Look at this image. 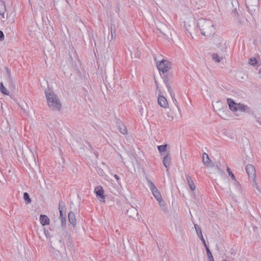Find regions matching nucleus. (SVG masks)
<instances>
[{
    "label": "nucleus",
    "instance_id": "f257e3e1",
    "mask_svg": "<svg viewBox=\"0 0 261 261\" xmlns=\"http://www.w3.org/2000/svg\"><path fill=\"white\" fill-rule=\"evenodd\" d=\"M197 25L201 34L205 37H211L215 33V28L214 23L210 19H199L197 20Z\"/></svg>",
    "mask_w": 261,
    "mask_h": 261
},
{
    "label": "nucleus",
    "instance_id": "f03ea898",
    "mask_svg": "<svg viewBox=\"0 0 261 261\" xmlns=\"http://www.w3.org/2000/svg\"><path fill=\"white\" fill-rule=\"evenodd\" d=\"M227 101L230 110L236 116H240L241 113H250V109L247 105L237 102L233 99H227Z\"/></svg>",
    "mask_w": 261,
    "mask_h": 261
},
{
    "label": "nucleus",
    "instance_id": "7ed1b4c3",
    "mask_svg": "<svg viewBox=\"0 0 261 261\" xmlns=\"http://www.w3.org/2000/svg\"><path fill=\"white\" fill-rule=\"evenodd\" d=\"M156 66L159 71L164 73L170 70L172 67V64L168 60L163 59L156 62Z\"/></svg>",
    "mask_w": 261,
    "mask_h": 261
},
{
    "label": "nucleus",
    "instance_id": "20e7f679",
    "mask_svg": "<svg viewBox=\"0 0 261 261\" xmlns=\"http://www.w3.org/2000/svg\"><path fill=\"white\" fill-rule=\"evenodd\" d=\"M148 186L150 189L153 195L161 205L163 202L161 195L154 184L149 179H147Z\"/></svg>",
    "mask_w": 261,
    "mask_h": 261
},
{
    "label": "nucleus",
    "instance_id": "39448f33",
    "mask_svg": "<svg viewBox=\"0 0 261 261\" xmlns=\"http://www.w3.org/2000/svg\"><path fill=\"white\" fill-rule=\"evenodd\" d=\"M47 103L53 111H59L62 107V103L60 99H47Z\"/></svg>",
    "mask_w": 261,
    "mask_h": 261
},
{
    "label": "nucleus",
    "instance_id": "423d86ee",
    "mask_svg": "<svg viewBox=\"0 0 261 261\" xmlns=\"http://www.w3.org/2000/svg\"><path fill=\"white\" fill-rule=\"evenodd\" d=\"M166 86L167 88V91L165 92V94L161 92H160L158 98H165V97H171V98L174 97L175 95L173 93L172 90L170 88L169 84L166 82Z\"/></svg>",
    "mask_w": 261,
    "mask_h": 261
},
{
    "label": "nucleus",
    "instance_id": "0eeeda50",
    "mask_svg": "<svg viewBox=\"0 0 261 261\" xmlns=\"http://www.w3.org/2000/svg\"><path fill=\"white\" fill-rule=\"evenodd\" d=\"M246 172L248 176L252 178H254L255 176V170L254 167L252 165H248L246 167Z\"/></svg>",
    "mask_w": 261,
    "mask_h": 261
},
{
    "label": "nucleus",
    "instance_id": "6e6552de",
    "mask_svg": "<svg viewBox=\"0 0 261 261\" xmlns=\"http://www.w3.org/2000/svg\"><path fill=\"white\" fill-rule=\"evenodd\" d=\"M94 192L96 194V197L98 198H101L102 199L105 198L104 196V190L103 188L101 186H98L95 187L94 189Z\"/></svg>",
    "mask_w": 261,
    "mask_h": 261
},
{
    "label": "nucleus",
    "instance_id": "1a4fd4ad",
    "mask_svg": "<svg viewBox=\"0 0 261 261\" xmlns=\"http://www.w3.org/2000/svg\"><path fill=\"white\" fill-rule=\"evenodd\" d=\"M65 203L63 202H60L59 205V210L60 212V218H66V214L65 212Z\"/></svg>",
    "mask_w": 261,
    "mask_h": 261
},
{
    "label": "nucleus",
    "instance_id": "9d476101",
    "mask_svg": "<svg viewBox=\"0 0 261 261\" xmlns=\"http://www.w3.org/2000/svg\"><path fill=\"white\" fill-rule=\"evenodd\" d=\"M171 158L169 153H167L163 159V163L166 168H168L171 164Z\"/></svg>",
    "mask_w": 261,
    "mask_h": 261
},
{
    "label": "nucleus",
    "instance_id": "9b49d317",
    "mask_svg": "<svg viewBox=\"0 0 261 261\" xmlns=\"http://www.w3.org/2000/svg\"><path fill=\"white\" fill-rule=\"evenodd\" d=\"M117 127L120 132L122 134L125 135L127 133V130L126 126L121 121L117 122Z\"/></svg>",
    "mask_w": 261,
    "mask_h": 261
},
{
    "label": "nucleus",
    "instance_id": "f8f14e48",
    "mask_svg": "<svg viewBox=\"0 0 261 261\" xmlns=\"http://www.w3.org/2000/svg\"><path fill=\"white\" fill-rule=\"evenodd\" d=\"M218 110L217 114L219 117L224 120L228 119L229 116L227 114V112L225 111L223 109H220L219 108H218Z\"/></svg>",
    "mask_w": 261,
    "mask_h": 261
},
{
    "label": "nucleus",
    "instance_id": "ddd939ff",
    "mask_svg": "<svg viewBox=\"0 0 261 261\" xmlns=\"http://www.w3.org/2000/svg\"><path fill=\"white\" fill-rule=\"evenodd\" d=\"M40 223L45 226L49 224V219L46 215H41L40 217Z\"/></svg>",
    "mask_w": 261,
    "mask_h": 261
},
{
    "label": "nucleus",
    "instance_id": "4468645a",
    "mask_svg": "<svg viewBox=\"0 0 261 261\" xmlns=\"http://www.w3.org/2000/svg\"><path fill=\"white\" fill-rule=\"evenodd\" d=\"M186 176L189 188L192 191H194L195 189V186L193 182V180L188 174L186 175Z\"/></svg>",
    "mask_w": 261,
    "mask_h": 261
},
{
    "label": "nucleus",
    "instance_id": "2eb2a0df",
    "mask_svg": "<svg viewBox=\"0 0 261 261\" xmlns=\"http://www.w3.org/2000/svg\"><path fill=\"white\" fill-rule=\"evenodd\" d=\"M215 44L219 48H222L225 45L226 42L223 39L218 38L215 41Z\"/></svg>",
    "mask_w": 261,
    "mask_h": 261
},
{
    "label": "nucleus",
    "instance_id": "dca6fc26",
    "mask_svg": "<svg viewBox=\"0 0 261 261\" xmlns=\"http://www.w3.org/2000/svg\"><path fill=\"white\" fill-rule=\"evenodd\" d=\"M202 162L204 165L207 167H209L211 165L210 160L209 159L208 155L206 153H203L202 155Z\"/></svg>",
    "mask_w": 261,
    "mask_h": 261
},
{
    "label": "nucleus",
    "instance_id": "f3484780",
    "mask_svg": "<svg viewBox=\"0 0 261 261\" xmlns=\"http://www.w3.org/2000/svg\"><path fill=\"white\" fill-rule=\"evenodd\" d=\"M68 219L70 223L75 226L76 224V219L74 213L72 212H70L68 214Z\"/></svg>",
    "mask_w": 261,
    "mask_h": 261
},
{
    "label": "nucleus",
    "instance_id": "a211bd4d",
    "mask_svg": "<svg viewBox=\"0 0 261 261\" xmlns=\"http://www.w3.org/2000/svg\"><path fill=\"white\" fill-rule=\"evenodd\" d=\"M159 105L163 108H166L168 107V101L167 99H158Z\"/></svg>",
    "mask_w": 261,
    "mask_h": 261
},
{
    "label": "nucleus",
    "instance_id": "6ab92c4d",
    "mask_svg": "<svg viewBox=\"0 0 261 261\" xmlns=\"http://www.w3.org/2000/svg\"><path fill=\"white\" fill-rule=\"evenodd\" d=\"M213 107L215 111L218 112V108H220V109H222L223 108V105L220 100H217L215 103L213 102Z\"/></svg>",
    "mask_w": 261,
    "mask_h": 261
},
{
    "label": "nucleus",
    "instance_id": "aec40b11",
    "mask_svg": "<svg viewBox=\"0 0 261 261\" xmlns=\"http://www.w3.org/2000/svg\"><path fill=\"white\" fill-rule=\"evenodd\" d=\"M213 60L216 63H220L223 59L222 57L220 56L217 54H213L211 55Z\"/></svg>",
    "mask_w": 261,
    "mask_h": 261
},
{
    "label": "nucleus",
    "instance_id": "412c9836",
    "mask_svg": "<svg viewBox=\"0 0 261 261\" xmlns=\"http://www.w3.org/2000/svg\"><path fill=\"white\" fill-rule=\"evenodd\" d=\"M6 10V6L4 3L2 1H0V15H2L3 18H5Z\"/></svg>",
    "mask_w": 261,
    "mask_h": 261
},
{
    "label": "nucleus",
    "instance_id": "4be33fe9",
    "mask_svg": "<svg viewBox=\"0 0 261 261\" xmlns=\"http://www.w3.org/2000/svg\"><path fill=\"white\" fill-rule=\"evenodd\" d=\"M194 227L195 228L197 234L200 239H202V238H203L200 227L196 224H194Z\"/></svg>",
    "mask_w": 261,
    "mask_h": 261
},
{
    "label": "nucleus",
    "instance_id": "5701e85b",
    "mask_svg": "<svg viewBox=\"0 0 261 261\" xmlns=\"http://www.w3.org/2000/svg\"><path fill=\"white\" fill-rule=\"evenodd\" d=\"M46 97V98H53L54 96H56L54 92L52 91L50 89H48L45 92Z\"/></svg>",
    "mask_w": 261,
    "mask_h": 261
},
{
    "label": "nucleus",
    "instance_id": "b1692460",
    "mask_svg": "<svg viewBox=\"0 0 261 261\" xmlns=\"http://www.w3.org/2000/svg\"><path fill=\"white\" fill-rule=\"evenodd\" d=\"M167 147V145H159L158 146V149L160 153L166 151Z\"/></svg>",
    "mask_w": 261,
    "mask_h": 261
},
{
    "label": "nucleus",
    "instance_id": "393cba45",
    "mask_svg": "<svg viewBox=\"0 0 261 261\" xmlns=\"http://www.w3.org/2000/svg\"><path fill=\"white\" fill-rule=\"evenodd\" d=\"M234 180L233 185L236 187V189L238 191H239V192L241 191V186L240 184L239 183V181H238L236 180V179L235 180Z\"/></svg>",
    "mask_w": 261,
    "mask_h": 261
},
{
    "label": "nucleus",
    "instance_id": "a878e982",
    "mask_svg": "<svg viewBox=\"0 0 261 261\" xmlns=\"http://www.w3.org/2000/svg\"><path fill=\"white\" fill-rule=\"evenodd\" d=\"M1 91L4 94L8 95V92L7 89L4 86L2 83H1L0 85Z\"/></svg>",
    "mask_w": 261,
    "mask_h": 261
},
{
    "label": "nucleus",
    "instance_id": "bb28decb",
    "mask_svg": "<svg viewBox=\"0 0 261 261\" xmlns=\"http://www.w3.org/2000/svg\"><path fill=\"white\" fill-rule=\"evenodd\" d=\"M249 64L253 66L256 65L257 61L255 58H251L249 59Z\"/></svg>",
    "mask_w": 261,
    "mask_h": 261
},
{
    "label": "nucleus",
    "instance_id": "cd10ccee",
    "mask_svg": "<svg viewBox=\"0 0 261 261\" xmlns=\"http://www.w3.org/2000/svg\"><path fill=\"white\" fill-rule=\"evenodd\" d=\"M23 198L25 201L27 202V203H30L31 201V200L30 198L29 195L27 192H25L23 194Z\"/></svg>",
    "mask_w": 261,
    "mask_h": 261
},
{
    "label": "nucleus",
    "instance_id": "c85d7f7f",
    "mask_svg": "<svg viewBox=\"0 0 261 261\" xmlns=\"http://www.w3.org/2000/svg\"><path fill=\"white\" fill-rule=\"evenodd\" d=\"M227 171L228 172L229 175L231 176V178L233 180H235L236 179L235 176L234 175L233 173L230 171V170L229 168H227Z\"/></svg>",
    "mask_w": 261,
    "mask_h": 261
},
{
    "label": "nucleus",
    "instance_id": "c756f323",
    "mask_svg": "<svg viewBox=\"0 0 261 261\" xmlns=\"http://www.w3.org/2000/svg\"><path fill=\"white\" fill-rule=\"evenodd\" d=\"M184 26L186 29L188 31V28L191 27V22L190 20L184 22Z\"/></svg>",
    "mask_w": 261,
    "mask_h": 261
},
{
    "label": "nucleus",
    "instance_id": "7c9ffc66",
    "mask_svg": "<svg viewBox=\"0 0 261 261\" xmlns=\"http://www.w3.org/2000/svg\"><path fill=\"white\" fill-rule=\"evenodd\" d=\"M206 251L207 258H211V257H213L212 253L211 252V251L208 247H206Z\"/></svg>",
    "mask_w": 261,
    "mask_h": 261
},
{
    "label": "nucleus",
    "instance_id": "2f4dec72",
    "mask_svg": "<svg viewBox=\"0 0 261 261\" xmlns=\"http://www.w3.org/2000/svg\"><path fill=\"white\" fill-rule=\"evenodd\" d=\"M254 4H256V2H257V0H254ZM246 3L249 6H252L254 5L252 2V0H246Z\"/></svg>",
    "mask_w": 261,
    "mask_h": 261
},
{
    "label": "nucleus",
    "instance_id": "473e14b6",
    "mask_svg": "<svg viewBox=\"0 0 261 261\" xmlns=\"http://www.w3.org/2000/svg\"><path fill=\"white\" fill-rule=\"evenodd\" d=\"M61 220L62 222V225L63 227H64L66 225V218H61Z\"/></svg>",
    "mask_w": 261,
    "mask_h": 261
},
{
    "label": "nucleus",
    "instance_id": "72a5a7b5",
    "mask_svg": "<svg viewBox=\"0 0 261 261\" xmlns=\"http://www.w3.org/2000/svg\"><path fill=\"white\" fill-rule=\"evenodd\" d=\"M4 38V33L2 31H0V40H3Z\"/></svg>",
    "mask_w": 261,
    "mask_h": 261
},
{
    "label": "nucleus",
    "instance_id": "f704fd0d",
    "mask_svg": "<svg viewBox=\"0 0 261 261\" xmlns=\"http://www.w3.org/2000/svg\"><path fill=\"white\" fill-rule=\"evenodd\" d=\"M201 240L202 241V243H203L204 246L205 247V248H206V247H207L206 244V243H205V240L204 238H202V239H201Z\"/></svg>",
    "mask_w": 261,
    "mask_h": 261
},
{
    "label": "nucleus",
    "instance_id": "c9c22d12",
    "mask_svg": "<svg viewBox=\"0 0 261 261\" xmlns=\"http://www.w3.org/2000/svg\"><path fill=\"white\" fill-rule=\"evenodd\" d=\"M114 176L115 178V179L117 180V181H119L120 178L117 174H115L114 175Z\"/></svg>",
    "mask_w": 261,
    "mask_h": 261
},
{
    "label": "nucleus",
    "instance_id": "e433bc0d",
    "mask_svg": "<svg viewBox=\"0 0 261 261\" xmlns=\"http://www.w3.org/2000/svg\"><path fill=\"white\" fill-rule=\"evenodd\" d=\"M208 261H214V259L213 257L208 258Z\"/></svg>",
    "mask_w": 261,
    "mask_h": 261
},
{
    "label": "nucleus",
    "instance_id": "4c0bfd02",
    "mask_svg": "<svg viewBox=\"0 0 261 261\" xmlns=\"http://www.w3.org/2000/svg\"><path fill=\"white\" fill-rule=\"evenodd\" d=\"M7 70L8 74L9 76H10V71L9 70V69L8 68H7Z\"/></svg>",
    "mask_w": 261,
    "mask_h": 261
},
{
    "label": "nucleus",
    "instance_id": "58836bf2",
    "mask_svg": "<svg viewBox=\"0 0 261 261\" xmlns=\"http://www.w3.org/2000/svg\"><path fill=\"white\" fill-rule=\"evenodd\" d=\"M240 95L239 94H237L236 95H234V96H239Z\"/></svg>",
    "mask_w": 261,
    "mask_h": 261
},
{
    "label": "nucleus",
    "instance_id": "ea45409f",
    "mask_svg": "<svg viewBox=\"0 0 261 261\" xmlns=\"http://www.w3.org/2000/svg\"><path fill=\"white\" fill-rule=\"evenodd\" d=\"M223 261H229V260H228L225 259V260H224Z\"/></svg>",
    "mask_w": 261,
    "mask_h": 261
},
{
    "label": "nucleus",
    "instance_id": "a19ab883",
    "mask_svg": "<svg viewBox=\"0 0 261 261\" xmlns=\"http://www.w3.org/2000/svg\"><path fill=\"white\" fill-rule=\"evenodd\" d=\"M173 101L174 102V101H176V99H174V100L173 99Z\"/></svg>",
    "mask_w": 261,
    "mask_h": 261
}]
</instances>
